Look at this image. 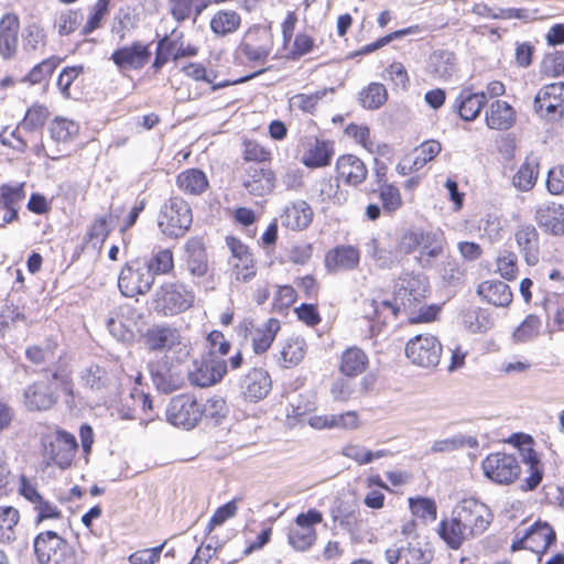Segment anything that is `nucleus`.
<instances>
[{
	"instance_id": "9",
	"label": "nucleus",
	"mask_w": 564,
	"mask_h": 564,
	"mask_svg": "<svg viewBox=\"0 0 564 564\" xmlns=\"http://www.w3.org/2000/svg\"><path fill=\"white\" fill-rule=\"evenodd\" d=\"M154 275L140 258L127 261L120 269L117 285L120 294L133 299L148 294L154 285Z\"/></svg>"
},
{
	"instance_id": "53",
	"label": "nucleus",
	"mask_w": 564,
	"mask_h": 564,
	"mask_svg": "<svg viewBox=\"0 0 564 564\" xmlns=\"http://www.w3.org/2000/svg\"><path fill=\"white\" fill-rule=\"evenodd\" d=\"M305 355V340L303 338L292 337L282 345L278 361L284 368H293L304 359Z\"/></svg>"
},
{
	"instance_id": "47",
	"label": "nucleus",
	"mask_w": 564,
	"mask_h": 564,
	"mask_svg": "<svg viewBox=\"0 0 564 564\" xmlns=\"http://www.w3.org/2000/svg\"><path fill=\"white\" fill-rule=\"evenodd\" d=\"M139 24L140 15L137 9L132 6H123L118 9L113 17L111 33L120 41H123L131 32L139 28Z\"/></svg>"
},
{
	"instance_id": "46",
	"label": "nucleus",
	"mask_w": 564,
	"mask_h": 564,
	"mask_svg": "<svg viewBox=\"0 0 564 564\" xmlns=\"http://www.w3.org/2000/svg\"><path fill=\"white\" fill-rule=\"evenodd\" d=\"M241 25L242 17L234 9L217 10L209 20V29L218 37L235 34Z\"/></svg>"
},
{
	"instance_id": "33",
	"label": "nucleus",
	"mask_w": 564,
	"mask_h": 564,
	"mask_svg": "<svg viewBox=\"0 0 564 564\" xmlns=\"http://www.w3.org/2000/svg\"><path fill=\"white\" fill-rule=\"evenodd\" d=\"M173 364L170 359H161L151 366V380L156 390L162 393H172L184 387V376Z\"/></svg>"
},
{
	"instance_id": "17",
	"label": "nucleus",
	"mask_w": 564,
	"mask_h": 564,
	"mask_svg": "<svg viewBox=\"0 0 564 564\" xmlns=\"http://www.w3.org/2000/svg\"><path fill=\"white\" fill-rule=\"evenodd\" d=\"M280 329L281 323L274 317L261 326L256 325L251 318H243L237 326V335L243 340H250L253 352L261 355L270 349Z\"/></svg>"
},
{
	"instance_id": "60",
	"label": "nucleus",
	"mask_w": 564,
	"mask_h": 564,
	"mask_svg": "<svg viewBox=\"0 0 564 564\" xmlns=\"http://www.w3.org/2000/svg\"><path fill=\"white\" fill-rule=\"evenodd\" d=\"M20 522V511L13 506H0V542L14 540Z\"/></svg>"
},
{
	"instance_id": "34",
	"label": "nucleus",
	"mask_w": 564,
	"mask_h": 564,
	"mask_svg": "<svg viewBox=\"0 0 564 564\" xmlns=\"http://www.w3.org/2000/svg\"><path fill=\"white\" fill-rule=\"evenodd\" d=\"M20 18L8 12L0 18V56L6 61L14 58L19 51Z\"/></svg>"
},
{
	"instance_id": "64",
	"label": "nucleus",
	"mask_w": 564,
	"mask_h": 564,
	"mask_svg": "<svg viewBox=\"0 0 564 564\" xmlns=\"http://www.w3.org/2000/svg\"><path fill=\"white\" fill-rule=\"evenodd\" d=\"M442 151V144L437 140H426L417 145L410 155L413 160L414 169H423L429 162L433 161Z\"/></svg>"
},
{
	"instance_id": "43",
	"label": "nucleus",
	"mask_w": 564,
	"mask_h": 564,
	"mask_svg": "<svg viewBox=\"0 0 564 564\" xmlns=\"http://www.w3.org/2000/svg\"><path fill=\"white\" fill-rule=\"evenodd\" d=\"M480 299L497 307H508L513 300L510 286L500 280H486L477 288Z\"/></svg>"
},
{
	"instance_id": "5",
	"label": "nucleus",
	"mask_w": 564,
	"mask_h": 564,
	"mask_svg": "<svg viewBox=\"0 0 564 564\" xmlns=\"http://www.w3.org/2000/svg\"><path fill=\"white\" fill-rule=\"evenodd\" d=\"M195 293L181 281H163L151 297V307L158 316L173 317L194 306Z\"/></svg>"
},
{
	"instance_id": "10",
	"label": "nucleus",
	"mask_w": 564,
	"mask_h": 564,
	"mask_svg": "<svg viewBox=\"0 0 564 564\" xmlns=\"http://www.w3.org/2000/svg\"><path fill=\"white\" fill-rule=\"evenodd\" d=\"M299 15L295 11H288L281 22L282 50L290 61H297L316 48L315 37L306 30L295 34Z\"/></svg>"
},
{
	"instance_id": "41",
	"label": "nucleus",
	"mask_w": 564,
	"mask_h": 564,
	"mask_svg": "<svg viewBox=\"0 0 564 564\" xmlns=\"http://www.w3.org/2000/svg\"><path fill=\"white\" fill-rule=\"evenodd\" d=\"M485 121L489 129L506 131L516 123L517 111L509 102L497 99L486 109Z\"/></svg>"
},
{
	"instance_id": "20",
	"label": "nucleus",
	"mask_w": 564,
	"mask_h": 564,
	"mask_svg": "<svg viewBox=\"0 0 564 564\" xmlns=\"http://www.w3.org/2000/svg\"><path fill=\"white\" fill-rule=\"evenodd\" d=\"M405 356L412 364L424 367H436L442 357V344L431 334H420L411 338L405 345Z\"/></svg>"
},
{
	"instance_id": "8",
	"label": "nucleus",
	"mask_w": 564,
	"mask_h": 564,
	"mask_svg": "<svg viewBox=\"0 0 564 564\" xmlns=\"http://www.w3.org/2000/svg\"><path fill=\"white\" fill-rule=\"evenodd\" d=\"M274 47V34L271 25L256 23L250 25L243 33L237 47L247 62L252 64H264Z\"/></svg>"
},
{
	"instance_id": "37",
	"label": "nucleus",
	"mask_w": 564,
	"mask_h": 564,
	"mask_svg": "<svg viewBox=\"0 0 564 564\" xmlns=\"http://www.w3.org/2000/svg\"><path fill=\"white\" fill-rule=\"evenodd\" d=\"M370 365L368 354L358 346L344 349L338 358V372L348 379H354L367 371Z\"/></svg>"
},
{
	"instance_id": "44",
	"label": "nucleus",
	"mask_w": 564,
	"mask_h": 564,
	"mask_svg": "<svg viewBox=\"0 0 564 564\" xmlns=\"http://www.w3.org/2000/svg\"><path fill=\"white\" fill-rule=\"evenodd\" d=\"M487 104L485 93H474L470 89L462 90L454 101V110L465 121H474Z\"/></svg>"
},
{
	"instance_id": "12",
	"label": "nucleus",
	"mask_w": 564,
	"mask_h": 564,
	"mask_svg": "<svg viewBox=\"0 0 564 564\" xmlns=\"http://www.w3.org/2000/svg\"><path fill=\"white\" fill-rule=\"evenodd\" d=\"M230 251V275L237 283H249L258 274V261L251 248L239 237L229 235L225 238Z\"/></svg>"
},
{
	"instance_id": "56",
	"label": "nucleus",
	"mask_w": 564,
	"mask_h": 564,
	"mask_svg": "<svg viewBox=\"0 0 564 564\" xmlns=\"http://www.w3.org/2000/svg\"><path fill=\"white\" fill-rule=\"evenodd\" d=\"M388 97L386 86L381 83L372 82L359 91L358 102L365 109L376 110L387 102Z\"/></svg>"
},
{
	"instance_id": "50",
	"label": "nucleus",
	"mask_w": 564,
	"mask_h": 564,
	"mask_svg": "<svg viewBox=\"0 0 564 564\" xmlns=\"http://www.w3.org/2000/svg\"><path fill=\"white\" fill-rule=\"evenodd\" d=\"M368 196L377 194L383 213L392 215L402 208L404 202L400 187L391 182L366 191Z\"/></svg>"
},
{
	"instance_id": "51",
	"label": "nucleus",
	"mask_w": 564,
	"mask_h": 564,
	"mask_svg": "<svg viewBox=\"0 0 564 564\" xmlns=\"http://www.w3.org/2000/svg\"><path fill=\"white\" fill-rule=\"evenodd\" d=\"M111 0H96L89 8L85 23L80 28V35L88 36L101 29L110 13Z\"/></svg>"
},
{
	"instance_id": "4",
	"label": "nucleus",
	"mask_w": 564,
	"mask_h": 564,
	"mask_svg": "<svg viewBox=\"0 0 564 564\" xmlns=\"http://www.w3.org/2000/svg\"><path fill=\"white\" fill-rule=\"evenodd\" d=\"M58 381L63 391L74 397V381L70 371L55 370L51 378L37 380L31 383L24 391V403L31 411H46L52 409L58 400Z\"/></svg>"
},
{
	"instance_id": "16",
	"label": "nucleus",
	"mask_w": 564,
	"mask_h": 564,
	"mask_svg": "<svg viewBox=\"0 0 564 564\" xmlns=\"http://www.w3.org/2000/svg\"><path fill=\"white\" fill-rule=\"evenodd\" d=\"M556 542V533L550 523L538 520L531 524L523 534L517 533L510 550L517 552L529 550L541 556L547 552L550 546Z\"/></svg>"
},
{
	"instance_id": "23",
	"label": "nucleus",
	"mask_w": 564,
	"mask_h": 564,
	"mask_svg": "<svg viewBox=\"0 0 564 564\" xmlns=\"http://www.w3.org/2000/svg\"><path fill=\"white\" fill-rule=\"evenodd\" d=\"M18 492L33 505V510L36 513V523L62 518L61 509L55 503L46 500L39 491L36 485L24 474L19 476Z\"/></svg>"
},
{
	"instance_id": "6",
	"label": "nucleus",
	"mask_w": 564,
	"mask_h": 564,
	"mask_svg": "<svg viewBox=\"0 0 564 564\" xmlns=\"http://www.w3.org/2000/svg\"><path fill=\"white\" fill-rule=\"evenodd\" d=\"M193 212L189 204L180 196H171L161 206L158 214V228L170 239L184 237L191 229Z\"/></svg>"
},
{
	"instance_id": "21",
	"label": "nucleus",
	"mask_w": 564,
	"mask_h": 564,
	"mask_svg": "<svg viewBox=\"0 0 564 564\" xmlns=\"http://www.w3.org/2000/svg\"><path fill=\"white\" fill-rule=\"evenodd\" d=\"M151 44L143 41H132L115 48L109 59L119 72L141 70L151 61Z\"/></svg>"
},
{
	"instance_id": "63",
	"label": "nucleus",
	"mask_w": 564,
	"mask_h": 564,
	"mask_svg": "<svg viewBox=\"0 0 564 564\" xmlns=\"http://www.w3.org/2000/svg\"><path fill=\"white\" fill-rule=\"evenodd\" d=\"M149 270L156 275H169L174 271V254L172 249L164 248L153 253L147 262Z\"/></svg>"
},
{
	"instance_id": "40",
	"label": "nucleus",
	"mask_w": 564,
	"mask_h": 564,
	"mask_svg": "<svg viewBox=\"0 0 564 564\" xmlns=\"http://www.w3.org/2000/svg\"><path fill=\"white\" fill-rule=\"evenodd\" d=\"M436 533L440 539L451 550H459L465 541L473 539L471 535L463 528L460 520L452 511L451 517L443 518L436 528Z\"/></svg>"
},
{
	"instance_id": "59",
	"label": "nucleus",
	"mask_w": 564,
	"mask_h": 564,
	"mask_svg": "<svg viewBox=\"0 0 564 564\" xmlns=\"http://www.w3.org/2000/svg\"><path fill=\"white\" fill-rule=\"evenodd\" d=\"M341 454L346 458L354 460L359 466H362L372 463L375 459L388 456L389 451L379 449L372 452L359 444L348 443L341 448Z\"/></svg>"
},
{
	"instance_id": "38",
	"label": "nucleus",
	"mask_w": 564,
	"mask_h": 564,
	"mask_svg": "<svg viewBox=\"0 0 564 564\" xmlns=\"http://www.w3.org/2000/svg\"><path fill=\"white\" fill-rule=\"evenodd\" d=\"M534 219L538 226L547 235H564V206L549 203L536 208Z\"/></svg>"
},
{
	"instance_id": "57",
	"label": "nucleus",
	"mask_w": 564,
	"mask_h": 564,
	"mask_svg": "<svg viewBox=\"0 0 564 564\" xmlns=\"http://www.w3.org/2000/svg\"><path fill=\"white\" fill-rule=\"evenodd\" d=\"M334 522L340 527L351 530L361 523L360 511L355 503L338 501L332 509Z\"/></svg>"
},
{
	"instance_id": "58",
	"label": "nucleus",
	"mask_w": 564,
	"mask_h": 564,
	"mask_svg": "<svg viewBox=\"0 0 564 564\" xmlns=\"http://www.w3.org/2000/svg\"><path fill=\"white\" fill-rule=\"evenodd\" d=\"M63 58L57 55H51L35 64L25 75L24 82L30 85H39L47 80L55 69L61 65Z\"/></svg>"
},
{
	"instance_id": "42",
	"label": "nucleus",
	"mask_w": 564,
	"mask_h": 564,
	"mask_svg": "<svg viewBox=\"0 0 564 564\" xmlns=\"http://www.w3.org/2000/svg\"><path fill=\"white\" fill-rule=\"evenodd\" d=\"M180 192L187 196H200L210 186L207 174L197 167H189L180 172L175 177Z\"/></svg>"
},
{
	"instance_id": "22",
	"label": "nucleus",
	"mask_w": 564,
	"mask_h": 564,
	"mask_svg": "<svg viewBox=\"0 0 564 564\" xmlns=\"http://www.w3.org/2000/svg\"><path fill=\"white\" fill-rule=\"evenodd\" d=\"M368 166L362 159L352 153L338 155L334 164V178L338 184L358 187L368 177Z\"/></svg>"
},
{
	"instance_id": "61",
	"label": "nucleus",
	"mask_w": 564,
	"mask_h": 564,
	"mask_svg": "<svg viewBox=\"0 0 564 564\" xmlns=\"http://www.w3.org/2000/svg\"><path fill=\"white\" fill-rule=\"evenodd\" d=\"M478 232L481 239L491 243L500 241L505 234L502 218L497 215H486L478 223Z\"/></svg>"
},
{
	"instance_id": "62",
	"label": "nucleus",
	"mask_w": 564,
	"mask_h": 564,
	"mask_svg": "<svg viewBox=\"0 0 564 564\" xmlns=\"http://www.w3.org/2000/svg\"><path fill=\"white\" fill-rule=\"evenodd\" d=\"M175 51V40L170 39L167 35L160 39L156 43L154 59L151 64L152 72L158 74L170 61H174Z\"/></svg>"
},
{
	"instance_id": "25",
	"label": "nucleus",
	"mask_w": 564,
	"mask_h": 564,
	"mask_svg": "<svg viewBox=\"0 0 564 564\" xmlns=\"http://www.w3.org/2000/svg\"><path fill=\"white\" fill-rule=\"evenodd\" d=\"M241 185L251 196L262 197L271 194L276 186V174L272 165L242 167Z\"/></svg>"
},
{
	"instance_id": "27",
	"label": "nucleus",
	"mask_w": 564,
	"mask_h": 564,
	"mask_svg": "<svg viewBox=\"0 0 564 564\" xmlns=\"http://www.w3.org/2000/svg\"><path fill=\"white\" fill-rule=\"evenodd\" d=\"M239 388L243 401L256 403L268 397L272 389V379L264 368L253 367L242 377Z\"/></svg>"
},
{
	"instance_id": "11",
	"label": "nucleus",
	"mask_w": 564,
	"mask_h": 564,
	"mask_svg": "<svg viewBox=\"0 0 564 564\" xmlns=\"http://www.w3.org/2000/svg\"><path fill=\"white\" fill-rule=\"evenodd\" d=\"M242 364L243 357L240 350L231 356L228 361L226 359H209L206 357L188 372V380L195 387H212L223 380L228 372V367L231 370H237Z\"/></svg>"
},
{
	"instance_id": "14",
	"label": "nucleus",
	"mask_w": 564,
	"mask_h": 564,
	"mask_svg": "<svg viewBox=\"0 0 564 564\" xmlns=\"http://www.w3.org/2000/svg\"><path fill=\"white\" fill-rule=\"evenodd\" d=\"M481 469L490 481L497 485H511L521 476V464L514 454L494 452L481 462Z\"/></svg>"
},
{
	"instance_id": "30",
	"label": "nucleus",
	"mask_w": 564,
	"mask_h": 564,
	"mask_svg": "<svg viewBox=\"0 0 564 564\" xmlns=\"http://www.w3.org/2000/svg\"><path fill=\"white\" fill-rule=\"evenodd\" d=\"M84 65H68L62 68L56 78V88L66 100H79L87 88Z\"/></svg>"
},
{
	"instance_id": "3",
	"label": "nucleus",
	"mask_w": 564,
	"mask_h": 564,
	"mask_svg": "<svg viewBox=\"0 0 564 564\" xmlns=\"http://www.w3.org/2000/svg\"><path fill=\"white\" fill-rule=\"evenodd\" d=\"M144 347L151 352L163 354L162 359L181 364L189 358L191 345L181 330L171 324H154L141 335Z\"/></svg>"
},
{
	"instance_id": "36",
	"label": "nucleus",
	"mask_w": 564,
	"mask_h": 564,
	"mask_svg": "<svg viewBox=\"0 0 564 564\" xmlns=\"http://www.w3.org/2000/svg\"><path fill=\"white\" fill-rule=\"evenodd\" d=\"M25 198L23 184L0 186V228L18 219L20 204Z\"/></svg>"
},
{
	"instance_id": "48",
	"label": "nucleus",
	"mask_w": 564,
	"mask_h": 564,
	"mask_svg": "<svg viewBox=\"0 0 564 564\" xmlns=\"http://www.w3.org/2000/svg\"><path fill=\"white\" fill-rule=\"evenodd\" d=\"M242 167L254 165H272L273 155L269 148L253 139H245L241 143Z\"/></svg>"
},
{
	"instance_id": "31",
	"label": "nucleus",
	"mask_w": 564,
	"mask_h": 564,
	"mask_svg": "<svg viewBox=\"0 0 564 564\" xmlns=\"http://www.w3.org/2000/svg\"><path fill=\"white\" fill-rule=\"evenodd\" d=\"M334 155L333 140L313 137L304 145L301 163L310 170L323 169L330 165Z\"/></svg>"
},
{
	"instance_id": "45",
	"label": "nucleus",
	"mask_w": 564,
	"mask_h": 564,
	"mask_svg": "<svg viewBox=\"0 0 564 564\" xmlns=\"http://www.w3.org/2000/svg\"><path fill=\"white\" fill-rule=\"evenodd\" d=\"M187 268L194 276H205L208 273V254L203 238L192 237L185 243Z\"/></svg>"
},
{
	"instance_id": "28",
	"label": "nucleus",
	"mask_w": 564,
	"mask_h": 564,
	"mask_svg": "<svg viewBox=\"0 0 564 564\" xmlns=\"http://www.w3.org/2000/svg\"><path fill=\"white\" fill-rule=\"evenodd\" d=\"M181 72L184 74L185 77L189 78L193 82L196 83H206L210 86L212 90H218L228 86L237 85L245 83L252 77H254L258 73L241 76L238 78H219V73L214 69H208L203 63L200 62H189L182 66Z\"/></svg>"
},
{
	"instance_id": "49",
	"label": "nucleus",
	"mask_w": 564,
	"mask_h": 564,
	"mask_svg": "<svg viewBox=\"0 0 564 564\" xmlns=\"http://www.w3.org/2000/svg\"><path fill=\"white\" fill-rule=\"evenodd\" d=\"M172 19L181 24L191 20L195 23L205 11L202 0H166Z\"/></svg>"
},
{
	"instance_id": "13",
	"label": "nucleus",
	"mask_w": 564,
	"mask_h": 564,
	"mask_svg": "<svg viewBox=\"0 0 564 564\" xmlns=\"http://www.w3.org/2000/svg\"><path fill=\"white\" fill-rule=\"evenodd\" d=\"M453 511L473 539L485 533L494 519L490 508L473 497L462 499Z\"/></svg>"
},
{
	"instance_id": "7",
	"label": "nucleus",
	"mask_w": 564,
	"mask_h": 564,
	"mask_svg": "<svg viewBox=\"0 0 564 564\" xmlns=\"http://www.w3.org/2000/svg\"><path fill=\"white\" fill-rule=\"evenodd\" d=\"M34 552L40 564H82V557L67 540L51 530L35 536Z\"/></svg>"
},
{
	"instance_id": "26",
	"label": "nucleus",
	"mask_w": 564,
	"mask_h": 564,
	"mask_svg": "<svg viewBox=\"0 0 564 564\" xmlns=\"http://www.w3.org/2000/svg\"><path fill=\"white\" fill-rule=\"evenodd\" d=\"M76 437L63 430H57L54 437L44 445V454L48 464H54L62 469L70 467L76 452Z\"/></svg>"
},
{
	"instance_id": "1",
	"label": "nucleus",
	"mask_w": 564,
	"mask_h": 564,
	"mask_svg": "<svg viewBox=\"0 0 564 564\" xmlns=\"http://www.w3.org/2000/svg\"><path fill=\"white\" fill-rule=\"evenodd\" d=\"M429 294V279L420 272L406 271L394 280L393 299L401 312L408 315L409 324H426L437 319L441 306L423 305Z\"/></svg>"
},
{
	"instance_id": "55",
	"label": "nucleus",
	"mask_w": 564,
	"mask_h": 564,
	"mask_svg": "<svg viewBox=\"0 0 564 564\" xmlns=\"http://www.w3.org/2000/svg\"><path fill=\"white\" fill-rule=\"evenodd\" d=\"M538 177L539 162L532 156H527L513 175L512 184L519 191L528 192L534 187Z\"/></svg>"
},
{
	"instance_id": "18",
	"label": "nucleus",
	"mask_w": 564,
	"mask_h": 564,
	"mask_svg": "<svg viewBox=\"0 0 564 564\" xmlns=\"http://www.w3.org/2000/svg\"><path fill=\"white\" fill-rule=\"evenodd\" d=\"M204 417V410L197 399L187 393L171 399L166 409V420L174 426L194 429Z\"/></svg>"
},
{
	"instance_id": "32",
	"label": "nucleus",
	"mask_w": 564,
	"mask_h": 564,
	"mask_svg": "<svg viewBox=\"0 0 564 564\" xmlns=\"http://www.w3.org/2000/svg\"><path fill=\"white\" fill-rule=\"evenodd\" d=\"M314 218V210L304 199L288 203L279 214L281 226L289 231H303L310 227Z\"/></svg>"
},
{
	"instance_id": "24",
	"label": "nucleus",
	"mask_w": 564,
	"mask_h": 564,
	"mask_svg": "<svg viewBox=\"0 0 564 564\" xmlns=\"http://www.w3.org/2000/svg\"><path fill=\"white\" fill-rule=\"evenodd\" d=\"M535 112L553 120H564V83L542 86L534 97Z\"/></svg>"
},
{
	"instance_id": "15",
	"label": "nucleus",
	"mask_w": 564,
	"mask_h": 564,
	"mask_svg": "<svg viewBox=\"0 0 564 564\" xmlns=\"http://www.w3.org/2000/svg\"><path fill=\"white\" fill-rule=\"evenodd\" d=\"M324 520L322 511L315 508L299 513L294 525L288 531V543L296 552L308 551L317 541L316 525Z\"/></svg>"
},
{
	"instance_id": "54",
	"label": "nucleus",
	"mask_w": 564,
	"mask_h": 564,
	"mask_svg": "<svg viewBox=\"0 0 564 564\" xmlns=\"http://www.w3.org/2000/svg\"><path fill=\"white\" fill-rule=\"evenodd\" d=\"M79 123L66 117H55L48 127L51 138L58 143H69L79 134Z\"/></svg>"
},
{
	"instance_id": "52",
	"label": "nucleus",
	"mask_w": 564,
	"mask_h": 564,
	"mask_svg": "<svg viewBox=\"0 0 564 564\" xmlns=\"http://www.w3.org/2000/svg\"><path fill=\"white\" fill-rule=\"evenodd\" d=\"M523 462L525 465H528V476L523 479L521 489L523 491H532L541 484L543 479V464L540 459V455L533 447L525 449Z\"/></svg>"
},
{
	"instance_id": "29",
	"label": "nucleus",
	"mask_w": 564,
	"mask_h": 564,
	"mask_svg": "<svg viewBox=\"0 0 564 564\" xmlns=\"http://www.w3.org/2000/svg\"><path fill=\"white\" fill-rule=\"evenodd\" d=\"M389 564H430L433 552L419 541L394 544L384 552Z\"/></svg>"
},
{
	"instance_id": "19",
	"label": "nucleus",
	"mask_w": 564,
	"mask_h": 564,
	"mask_svg": "<svg viewBox=\"0 0 564 564\" xmlns=\"http://www.w3.org/2000/svg\"><path fill=\"white\" fill-rule=\"evenodd\" d=\"M383 290L377 292L371 299L362 302V316L370 323L372 334L380 333L390 322L395 321L401 310L395 300L383 296Z\"/></svg>"
},
{
	"instance_id": "2",
	"label": "nucleus",
	"mask_w": 564,
	"mask_h": 564,
	"mask_svg": "<svg viewBox=\"0 0 564 564\" xmlns=\"http://www.w3.org/2000/svg\"><path fill=\"white\" fill-rule=\"evenodd\" d=\"M397 249L403 254L417 252L415 260L423 269L432 268L436 260L445 253L447 241L444 232L414 228L404 231L398 242Z\"/></svg>"
},
{
	"instance_id": "35",
	"label": "nucleus",
	"mask_w": 564,
	"mask_h": 564,
	"mask_svg": "<svg viewBox=\"0 0 564 564\" xmlns=\"http://www.w3.org/2000/svg\"><path fill=\"white\" fill-rule=\"evenodd\" d=\"M514 240L523 257L524 262L536 265L540 261V234L532 224H523L517 227Z\"/></svg>"
},
{
	"instance_id": "39",
	"label": "nucleus",
	"mask_w": 564,
	"mask_h": 564,
	"mask_svg": "<svg viewBox=\"0 0 564 564\" xmlns=\"http://www.w3.org/2000/svg\"><path fill=\"white\" fill-rule=\"evenodd\" d=\"M324 262L330 272L354 270L360 262V251L350 245L336 246L326 252Z\"/></svg>"
}]
</instances>
